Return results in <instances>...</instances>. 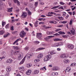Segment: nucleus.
I'll use <instances>...</instances> for the list:
<instances>
[{
  "label": "nucleus",
  "instance_id": "obj_37",
  "mask_svg": "<svg viewBox=\"0 0 76 76\" xmlns=\"http://www.w3.org/2000/svg\"><path fill=\"white\" fill-rule=\"evenodd\" d=\"M53 35H55V36H59L60 34H58V33H56L55 34H53Z\"/></svg>",
  "mask_w": 76,
  "mask_h": 76
},
{
  "label": "nucleus",
  "instance_id": "obj_49",
  "mask_svg": "<svg viewBox=\"0 0 76 76\" xmlns=\"http://www.w3.org/2000/svg\"><path fill=\"white\" fill-rule=\"evenodd\" d=\"M69 15L68 14H67L66 17H65L66 19H67L68 18H69Z\"/></svg>",
  "mask_w": 76,
  "mask_h": 76
},
{
  "label": "nucleus",
  "instance_id": "obj_62",
  "mask_svg": "<svg viewBox=\"0 0 76 76\" xmlns=\"http://www.w3.org/2000/svg\"><path fill=\"white\" fill-rule=\"evenodd\" d=\"M73 66H75L76 65V63H72Z\"/></svg>",
  "mask_w": 76,
  "mask_h": 76
},
{
  "label": "nucleus",
  "instance_id": "obj_59",
  "mask_svg": "<svg viewBox=\"0 0 76 76\" xmlns=\"http://www.w3.org/2000/svg\"><path fill=\"white\" fill-rule=\"evenodd\" d=\"M66 70H68V71H67V72H69V71H70V69H69V68H68V67L66 69Z\"/></svg>",
  "mask_w": 76,
  "mask_h": 76
},
{
  "label": "nucleus",
  "instance_id": "obj_13",
  "mask_svg": "<svg viewBox=\"0 0 76 76\" xmlns=\"http://www.w3.org/2000/svg\"><path fill=\"white\" fill-rule=\"evenodd\" d=\"M26 57L28 59H29V58H31V57L32 56V55L31 54H28V55H27V56L26 55Z\"/></svg>",
  "mask_w": 76,
  "mask_h": 76
},
{
  "label": "nucleus",
  "instance_id": "obj_8",
  "mask_svg": "<svg viewBox=\"0 0 76 76\" xmlns=\"http://www.w3.org/2000/svg\"><path fill=\"white\" fill-rule=\"evenodd\" d=\"M61 58H66L67 56L65 55V54H64L61 55L60 56Z\"/></svg>",
  "mask_w": 76,
  "mask_h": 76
},
{
  "label": "nucleus",
  "instance_id": "obj_60",
  "mask_svg": "<svg viewBox=\"0 0 76 76\" xmlns=\"http://www.w3.org/2000/svg\"><path fill=\"white\" fill-rule=\"evenodd\" d=\"M31 64H29L28 65L27 67H31Z\"/></svg>",
  "mask_w": 76,
  "mask_h": 76
},
{
  "label": "nucleus",
  "instance_id": "obj_46",
  "mask_svg": "<svg viewBox=\"0 0 76 76\" xmlns=\"http://www.w3.org/2000/svg\"><path fill=\"white\" fill-rule=\"evenodd\" d=\"M32 34L33 36H35V31H32Z\"/></svg>",
  "mask_w": 76,
  "mask_h": 76
},
{
  "label": "nucleus",
  "instance_id": "obj_53",
  "mask_svg": "<svg viewBox=\"0 0 76 76\" xmlns=\"http://www.w3.org/2000/svg\"><path fill=\"white\" fill-rule=\"evenodd\" d=\"M62 36L63 38H67V37L66 35H62Z\"/></svg>",
  "mask_w": 76,
  "mask_h": 76
},
{
  "label": "nucleus",
  "instance_id": "obj_22",
  "mask_svg": "<svg viewBox=\"0 0 76 76\" xmlns=\"http://www.w3.org/2000/svg\"><path fill=\"white\" fill-rule=\"evenodd\" d=\"M34 26L35 27H37L38 26V21H36L34 23Z\"/></svg>",
  "mask_w": 76,
  "mask_h": 76
},
{
  "label": "nucleus",
  "instance_id": "obj_33",
  "mask_svg": "<svg viewBox=\"0 0 76 76\" xmlns=\"http://www.w3.org/2000/svg\"><path fill=\"white\" fill-rule=\"evenodd\" d=\"M59 31H61V28H58L55 30V32H58Z\"/></svg>",
  "mask_w": 76,
  "mask_h": 76
},
{
  "label": "nucleus",
  "instance_id": "obj_51",
  "mask_svg": "<svg viewBox=\"0 0 76 76\" xmlns=\"http://www.w3.org/2000/svg\"><path fill=\"white\" fill-rule=\"evenodd\" d=\"M26 12H28L30 11L29 10V9H28V8H26Z\"/></svg>",
  "mask_w": 76,
  "mask_h": 76
},
{
  "label": "nucleus",
  "instance_id": "obj_52",
  "mask_svg": "<svg viewBox=\"0 0 76 76\" xmlns=\"http://www.w3.org/2000/svg\"><path fill=\"white\" fill-rule=\"evenodd\" d=\"M42 70H44L45 69L46 70V68H45V67H43V68H42Z\"/></svg>",
  "mask_w": 76,
  "mask_h": 76
},
{
  "label": "nucleus",
  "instance_id": "obj_39",
  "mask_svg": "<svg viewBox=\"0 0 76 76\" xmlns=\"http://www.w3.org/2000/svg\"><path fill=\"white\" fill-rule=\"evenodd\" d=\"M60 45L59 44V43H57L56 44V47H58V46H59Z\"/></svg>",
  "mask_w": 76,
  "mask_h": 76
},
{
  "label": "nucleus",
  "instance_id": "obj_28",
  "mask_svg": "<svg viewBox=\"0 0 76 76\" xmlns=\"http://www.w3.org/2000/svg\"><path fill=\"white\" fill-rule=\"evenodd\" d=\"M53 40L54 41H60L61 39H54Z\"/></svg>",
  "mask_w": 76,
  "mask_h": 76
},
{
  "label": "nucleus",
  "instance_id": "obj_19",
  "mask_svg": "<svg viewBox=\"0 0 76 76\" xmlns=\"http://www.w3.org/2000/svg\"><path fill=\"white\" fill-rule=\"evenodd\" d=\"M37 58H41L42 57V55L41 54H39L38 56H37Z\"/></svg>",
  "mask_w": 76,
  "mask_h": 76
},
{
  "label": "nucleus",
  "instance_id": "obj_30",
  "mask_svg": "<svg viewBox=\"0 0 76 76\" xmlns=\"http://www.w3.org/2000/svg\"><path fill=\"white\" fill-rule=\"evenodd\" d=\"M39 73V71H37V70H34V73H35V74H38Z\"/></svg>",
  "mask_w": 76,
  "mask_h": 76
},
{
  "label": "nucleus",
  "instance_id": "obj_20",
  "mask_svg": "<svg viewBox=\"0 0 76 76\" xmlns=\"http://www.w3.org/2000/svg\"><path fill=\"white\" fill-rule=\"evenodd\" d=\"M12 9H13L12 7H11L10 8H8V12H12Z\"/></svg>",
  "mask_w": 76,
  "mask_h": 76
},
{
  "label": "nucleus",
  "instance_id": "obj_14",
  "mask_svg": "<svg viewBox=\"0 0 76 76\" xmlns=\"http://www.w3.org/2000/svg\"><path fill=\"white\" fill-rule=\"evenodd\" d=\"M21 39H17L14 42V43H13V44H15V43H16V42H18L19 41H21Z\"/></svg>",
  "mask_w": 76,
  "mask_h": 76
},
{
  "label": "nucleus",
  "instance_id": "obj_21",
  "mask_svg": "<svg viewBox=\"0 0 76 76\" xmlns=\"http://www.w3.org/2000/svg\"><path fill=\"white\" fill-rule=\"evenodd\" d=\"M69 61V60L67 59H65L64 60V62L65 63H68Z\"/></svg>",
  "mask_w": 76,
  "mask_h": 76
},
{
  "label": "nucleus",
  "instance_id": "obj_26",
  "mask_svg": "<svg viewBox=\"0 0 76 76\" xmlns=\"http://www.w3.org/2000/svg\"><path fill=\"white\" fill-rule=\"evenodd\" d=\"M4 33V30H2L0 31V35H2Z\"/></svg>",
  "mask_w": 76,
  "mask_h": 76
},
{
  "label": "nucleus",
  "instance_id": "obj_32",
  "mask_svg": "<svg viewBox=\"0 0 76 76\" xmlns=\"http://www.w3.org/2000/svg\"><path fill=\"white\" fill-rule=\"evenodd\" d=\"M17 33H18V31H17L12 32V34H17Z\"/></svg>",
  "mask_w": 76,
  "mask_h": 76
},
{
  "label": "nucleus",
  "instance_id": "obj_54",
  "mask_svg": "<svg viewBox=\"0 0 76 76\" xmlns=\"http://www.w3.org/2000/svg\"><path fill=\"white\" fill-rule=\"evenodd\" d=\"M13 1L15 3H16L18 1V0H13Z\"/></svg>",
  "mask_w": 76,
  "mask_h": 76
},
{
  "label": "nucleus",
  "instance_id": "obj_47",
  "mask_svg": "<svg viewBox=\"0 0 76 76\" xmlns=\"http://www.w3.org/2000/svg\"><path fill=\"white\" fill-rule=\"evenodd\" d=\"M35 6H37V5H38V2H35Z\"/></svg>",
  "mask_w": 76,
  "mask_h": 76
},
{
  "label": "nucleus",
  "instance_id": "obj_17",
  "mask_svg": "<svg viewBox=\"0 0 76 76\" xmlns=\"http://www.w3.org/2000/svg\"><path fill=\"white\" fill-rule=\"evenodd\" d=\"M50 23H54V24H56L57 23L56 21H49Z\"/></svg>",
  "mask_w": 76,
  "mask_h": 76
},
{
  "label": "nucleus",
  "instance_id": "obj_7",
  "mask_svg": "<svg viewBox=\"0 0 76 76\" xmlns=\"http://www.w3.org/2000/svg\"><path fill=\"white\" fill-rule=\"evenodd\" d=\"M31 70L29 69L27 70V71L26 72V74L27 75H30L31 73Z\"/></svg>",
  "mask_w": 76,
  "mask_h": 76
},
{
  "label": "nucleus",
  "instance_id": "obj_58",
  "mask_svg": "<svg viewBox=\"0 0 76 76\" xmlns=\"http://www.w3.org/2000/svg\"><path fill=\"white\" fill-rule=\"evenodd\" d=\"M76 9V7H75L74 8H72V10H74Z\"/></svg>",
  "mask_w": 76,
  "mask_h": 76
},
{
  "label": "nucleus",
  "instance_id": "obj_43",
  "mask_svg": "<svg viewBox=\"0 0 76 76\" xmlns=\"http://www.w3.org/2000/svg\"><path fill=\"white\" fill-rule=\"evenodd\" d=\"M59 45H63V44L61 42H60L59 43Z\"/></svg>",
  "mask_w": 76,
  "mask_h": 76
},
{
  "label": "nucleus",
  "instance_id": "obj_23",
  "mask_svg": "<svg viewBox=\"0 0 76 76\" xmlns=\"http://www.w3.org/2000/svg\"><path fill=\"white\" fill-rule=\"evenodd\" d=\"M60 5H58L56 6H55L51 8V9H56V8H58L59 7H60Z\"/></svg>",
  "mask_w": 76,
  "mask_h": 76
},
{
  "label": "nucleus",
  "instance_id": "obj_40",
  "mask_svg": "<svg viewBox=\"0 0 76 76\" xmlns=\"http://www.w3.org/2000/svg\"><path fill=\"white\" fill-rule=\"evenodd\" d=\"M47 34H48V35H51V32L50 31H48L47 32Z\"/></svg>",
  "mask_w": 76,
  "mask_h": 76
},
{
  "label": "nucleus",
  "instance_id": "obj_1",
  "mask_svg": "<svg viewBox=\"0 0 76 76\" xmlns=\"http://www.w3.org/2000/svg\"><path fill=\"white\" fill-rule=\"evenodd\" d=\"M52 58V56L50 55H48L46 56L44 58V61H48L50 59Z\"/></svg>",
  "mask_w": 76,
  "mask_h": 76
},
{
  "label": "nucleus",
  "instance_id": "obj_50",
  "mask_svg": "<svg viewBox=\"0 0 76 76\" xmlns=\"http://www.w3.org/2000/svg\"><path fill=\"white\" fill-rule=\"evenodd\" d=\"M17 3L18 4V6H19V5H20V2H19V1H18L17 2Z\"/></svg>",
  "mask_w": 76,
  "mask_h": 76
},
{
  "label": "nucleus",
  "instance_id": "obj_35",
  "mask_svg": "<svg viewBox=\"0 0 76 76\" xmlns=\"http://www.w3.org/2000/svg\"><path fill=\"white\" fill-rule=\"evenodd\" d=\"M63 16H66V13L65 12H63Z\"/></svg>",
  "mask_w": 76,
  "mask_h": 76
},
{
  "label": "nucleus",
  "instance_id": "obj_24",
  "mask_svg": "<svg viewBox=\"0 0 76 76\" xmlns=\"http://www.w3.org/2000/svg\"><path fill=\"white\" fill-rule=\"evenodd\" d=\"M19 69L20 70L22 71V70H24V67L23 66H22L21 67H20L19 68Z\"/></svg>",
  "mask_w": 76,
  "mask_h": 76
},
{
  "label": "nucleus",
  "instance_id": "obj_57",
  "mask_svg": "<svg viewBox=\"0 0 76 76\" xmlns=\"http://www.w3.org/2000/svg\"><path fill=\"white\" fill-rule=\"evenodd\" d=\"M9 76V73H7V74L5 75V76Z\"/></svg>",
  "mask_w": 76,
  "mask_h": 76
},
{
  "label": "nucleus",
  "instance_id": "obj_11",
  "mask_svg": "<svg viewBox=\"0 0 76 76\" xmlns=\"http://www.w3.org/2000/svg\"><path fill=\"white\" fill-rule=\"evenodd\" d=\"M26 56L23 58L22 59V61L20 63V64H22L23 63H24V61H25V58H26Z\"/></svg>",
  "mask_w": 76,
  "mask_h": 76
},
{
  "label": "nucleus",
  "instance_id": "obj_44",
  "mask_svg": "<svg viewBox=\"0 0 76 76\" xmlns=\"http://www.w3.org/2000/svg\"><path fill=\"white\" fill-rule=\"evenodd\" d=\"M66 23H67V21H62L61 23H64V24Z\"/></svg>",
  "mask_w": 76,
  "mask_h": 76
},
{
  "label": "nucleus",
  "instance_id": "obj_9",
  "mask_svg": "<svg viewBox=\"0 0 76 76\" xmlns=\"http://www.w3.org/2000/svg\"><path fill=\"white\" fill-rule=\"evenodd\" d=\"M23 53H21L20 56L18 57V60H20L22 58H23Z\"/></svg>",
  "mask_w": 76,
  "mask_h": 76
},
{
  "label": "nucleus",
  "instance_id": "obj_4",
  "mask_svg": "<svg viewBox=\"0 0 76 76\" xmlns=\"http://www.w3.org/2000/svg\"><path fill=\"white\" fill-rule=\"evenodd\" d=\"M67 47L69 49H73L74 48L73 45L72 44H69L67 45Z\"/></svg>",
  "mask_w": 76,
  "mask_h": 76
},
{
  "label": "nucleus",
  "instance_id": "obj_15",
  "mask_svg": "<svg viewBox=\"0 0 76 76\" xmlns=\"http://www.w3.org/2000/svg\"><path fill=\"white\" fill-rule=\"evenodd\" d=\"M56 54V52L54 53L53 52H50L48 53V54L49 56H50V55H52L53 54Z\"/></svg>",
  "mask_w": 76,
  "mask_h": 76
},
{
  "label": "nucleus",
  "instance_id": "obj_29",
  "mask_svg": "<svg viewBox=\"0 0 76 76\" xmlns=\"http://www.w3.org/2000/svg\"><path fill=\"white\" fill-rule=\"evenodd\" d=\"M58 19H59L60 20H63V18L62 17H58Z\"/></svg>",
  "mask_w": 76,
  "mask_h": 76
},
{
  "label": "nucleus",
  "instance_id": "obj_16",
  "mask_svg": "<svg viewBox=\"0 0 76 76\" xmlns=\"http://www.w3.org/2000/svg\"><path fill=\"white\" fill-rule=\"evenodd\" d=\"M44 49H45V48H40L37 49L36 50V51H39L40 50H44Z\"/></svg>",
  "mask_w": 76,
  "mask_h": 76
},
{
  "label": "nucleus",
  "instance_id": "obj_6",
  "mask_svg": "<svg viewBox=\"0 0 76 76\" xmlns=\"http://www.w3.org/2000/svg\"><path fill=\"white\" fill-rule=\"evenodd\" d=\"M42 37V34L41 33H37V38L38 39H40Z\"/></svg>",
  "mask_w": 76,
  "mask_h": 76
},
{
  "label": "nucleus",
  "instance_id": "obj_27",
  "mask_svg": "<svg viewBox=\"0 0 76 76\" xmlns=\"http://www.w3.org/2000/svg\"><path fill=\"white\" fill-rule=\"evenodd\" d=\"M8 35H9V33H7L4 35V38H6Z\"/></svg>",
  "mask_w": 76,
  "mask_h": 76
},
{
  "label": "nucleus",
  "instance_id": "obj_25",
  "mask_svg": "<svg viewBox=\"0 0 76 76\" xmlns=\"http://www.w3.org/2000/svg\"><path fill=\"white\" fill-rule=\"evenodd\" d=\"M24 50L25 51H28V50H29V47H28V46H26L24 48Z\"/></svg>",
  "mask_w": 76,
  "mask_h": 76
},
{
  "label": "nucleus",
  "instance_id": "obj_41",
  "mask_svg": "<svg viewBox=\"0 0 76 76\" xmlns=\"http://www.w3.org/2000/svg\"><path fill=\"white\" fill-rule=\"evenodd\" d=\"M27 12L28 13V15H31V12L30 11H29V12Z\"/></svg>",
  "mask_w": 76,
  "mask_h": 76
},
{
  "label": "nucleus",
  "instance_id": "obj_48",
  "mask_svg": "<svg viewBox=\"0 0 76 76\" xmlns=\"http://www.w3.org/2000/svg\"><path fill=\"white\" fill-rule=\"evenodd\" d=\"M55 75V72H53L51 75V76H54Z\"/></svg>",
  "mask_w": 76,
  "mask_h": 76
},
{
  "label": "nucleus",
  "instance_id": "obj_36",
  "mask_svg": "<svg viewBox=\"0 0 76 76\" xmlns=\"http://www.w3.org/2000/svg\"><path fill=\"white\" fill-rule=\"evenodd\" d=\"M13 48L14 49H18L19 48L18 46L15 47V46H13Z\"/></svg>",
  "mask_w": 76,
  "mask_h": 76
},
{
  "label": "nucleus",
  "instance_id": "obj_31",
  "mask_svg": "<svg viewBox=\"0 0 76 76\" xmlns=\"http://www.w3.org/2000/svg\"><path fill=\"white\" fill-rule=\"evenodd\" d=\"M5 24H6V22L3 21L2 22V26H4V25Z\"/></svg>",
  "mask_w": 76,
  "mask_h": 76
},
{
  "label": "nucleus",
  "instance_id": "obj_61",
  "mask_svg": "<svg viewBox=\"0 0 76 76\" xmlns=\"http://www.w3.org/2000/svg\"><path fill=\"white\" fill-rule=\"evenodd\" d=\"M14 29L13 28V27L12 26L11 27V30H12V31H13V30H14Z\"/></svg>",
  "mask_w": 76,
  "mask_h": 76
},
{
  "label": "nucleus",
  "instance_id": "obj_63",
  "mask_svg": "<svg viewBox=\"0 0 76 76\" xmlns=\"http://www.w3.org/2000/svg\"><path fill=\"white\" fill-rule=\"evenodd\" d=\"M57 51H61V49L60 48H58L57 49Z\"/></svg>",
  "mask_w": 76,
  "mask_h": 76
},
{
  "label": "nucleus",
  "instance_id": "obj_56",
  "mask_svg": "<svg viewBox=\"0 0 76 76\" xmlns=\"http://www.w3.org/2000/svg\"><path fill=\"white\" fill-rule=\"evenodd\" d=\"M51 28V27L48 26L46 27L45 28V29H49V28Z\"/></svg>",
  "mask_w": 76,
  "mask_h": 76
},
{
  "label": "nucleus",
  "instance_id": "obj_42",
  "mask_svg": "<svg viewBox=\"0 0 76 76\" xmlns=\"http://www.w3.org/2000/svg\"><path fill=\"white\" fill-rule=\"evenodd\" d=\"M60 4H61V5H64V3L61 2H60Z\"/></svg>",
  "mask_w": 76,
  "mask_h": 76
},
{
  "label": "nucleus",
  "instance_id": "obj_64",
  "mask_svg": "<svg viewBox=\"0 0 76 76\" xmlns=\"http://www.w3.org/2000/svg\"><path fill=\"white\" fill-rule=\"evenodd\" d=\"M67 34H70V35H71L72 34H71V33H70V32H69V31H68L67 32Z\"/></svg>",
  "mask_w": 76,
  "mask_h": 76
},
{
  "label": "nucleus",
  "instance_id": "obj_5",
  "mask_svg": "<svg viewBox=\"0 0 76 76\" xmlns=\"http://www.w3.org/2000/svg\"><path fill=\"white\" fill-rule=\"evenodd\" d=\"M13 61V60L11 58H9L7 59L6 61L7 63H11Z\"/></svg>",
  "mask_w": 76,
  "mask_h": 76
},
{
  "label": "nucleus",
  "instance_id": "obj_3",
  "mask_svg": "<svg viewBox=\"0 0 76 76\" xmlns=\"http://www.w3.org/2000/svg\"><path fill=\"white\" fill-rule=\"evenodd\" d=\"M27 15V13L23 12L21 15V17L22 18H26Z\"/></svg>",
  "mask_w": 76,
  "mask_h": 76
},
{
  "label": "nucleus",
  "instance_id": "obj_38",
  "mask_svg": "<svg viewBox=\"0 0 76 76\" xmlns=\"http://www.w3.org/2000/svg\"><path fill=\"white\" fill-rule=\"evenodd\" d=\"M55 70H58V67L57 66H55Z\"/></svg>",
  "mask_w": 76,
  "mask_h": 76
},
{
  "label": "nucleus",
  "instance_id": "obj_45",
  "mask_svg": "<svg viewBox=\"0 0 76 76\" xmlns=\"http://www.w3.org/2000/svg\"><path fill=\"white\" fill-rule=\"evenodd\" d=\"M54 36H48V38H53V37H54Z\"/></svg>",
  "mask_w": 76,
  "mask_h": 76
},
{
  "label": "nucleus",
  "instance_id": "obj_34",
  "mask_svg": "<svg viewBox=\"0 0 76 76\" xmlns=\"http://www.w3.org/2000/svg\"><path fill=\"white\" fill-rule=\"evenodd\" d=\"M34 43L36 44H38L39 43V42L38 41H35L34 42Z\"/></svg>",
  "mask_w": 76,
  "mask_h": 76
},
{
  "label": "nucleus",
  "instance_id": "obj_18",
  "mask_svg": "<svg viewBox=\"0 0 76 76\" xmlns=\"http://www.w3.org/2000/svg\"><path fill=\"white\" fill-rule=\"evenodd\" d=\"M58 33L59 34H60V35H64V34H65V33H64V32L62 31L58 32Z\"/></svg>",
  "mask_w": 76,
  "mask_h": 76
},
{
  "label": "nucleus",
  "instance_id": "obj_2",
  "mask_svg": "<svg viewBox=\"0 0 76 76\" xmlns=\"http://www.w3.org/2000/svg\"><path fill=\"white\" fill-rule=\"evenodd\" d=\"M26 32L24 31H21L20 33V37L21 38H23L25 36V35L26 34Z\"/></svg>",
  "mask_w": 76,
  "mask_h": 76
},
{
  "label": "nucleus",
  "instance_id": "obj_55",
  "mask_svg": "<svg viewBox=\"0 0 76 76\" xmlns=\"http://www.w3.org/2000/svg\"><path fill=\"white\" fill-rule=\"evenodd\" d=\"M9 28V24H7L6 26H5V28Z\"/></svg>",
  "mask_w": 76,
  "mask_h": 76
},
{
  "label": "nucleus",
  "instance_id": "obj_10",
  "mask_svg": "<svg viewBox=\"0 0 76 76\" xmlns=\"http://www.w3.org/2000/svg\"><path fill=\"white\" fill-rule=\"evenodd\" d=\"M11 67L9 66L7 68L6 71L7 72H10L11 70Z\"/></svg>",
  "mask_w": 76,
  "mask_h": 76
},
{
  "label": "nucleus",
  "instance_id": "obj_12",
  "mask_svg": "<svg viewBox=\"0 0 76 76\" xmlns=\"http://www.w3.org/2000/svg\"><path fill=\"white\" fill-rule=\"evenodd\" d=\"M71 32L72 34H73V35H75V30L73 28H72V29L71 30Z\"/></svg>",
  "mask_w": 76,
  "mask_h": 76
}]
</instances>
